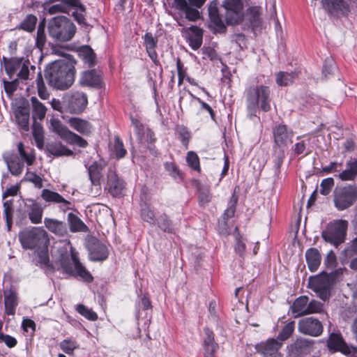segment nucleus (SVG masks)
I'll list each match as a JSON object with an SVG mask.
<instances>
[{"instance_id":"nucleus-1","label":"nucleus","mask_w":357,"mask_h":357,"mask_svg":"<svg viewBox=\"0 0 357 357\" xmlns=\"http://www.w3.org/2000/svg\"><path fill=\"white\" fill-rule=\"evenodd\" d=\"M75 68L70 61H56L45 70V77L50 86L60 90L68 89L74 82Z\"/></svg>"},{"instance_id":"nucleus-2","label":"nucleus","mask_w":357,"mask_h":357,"mask_svg":"<svg viewBox=\"0 0 357 357\" xmlns=\"http://www.w3.org/2000/svg\"><path fill=\"white\" fill-rule=\"evenodd\" d=\"M17 150L20 158L12 152H6L3 154V159L8 170L15 176L22 172L24 162L30 166L33 165L36 159L33 151L29 147L25 148L22 142L17 144Z\"/></svg>"},{"instance_id":"nucleus-3","label":"nucleus","mask_w":357,"mask_h":357,"mask_svg":"<svg viewBox=\"0 0 357 357\" xmlns=\"http://www.w3.org/2000/svg\"><path fill=\"white\" fill-rule=\"evenodd\" d=\"M247 107L250 112H255L259 107L263 111L271 110V90L264 85H254L246 91Z\"/></svg>"},{"instance_id":"nucleus-4","label":"nucleus","mask_w":357,"mask_h":357,"mask_svg":"<svg viewBox=\"0 0 357 357\" xmlns=\"http://www.w3.org/2000/svg\"><path fill=\"white\" fill-rule=\"evenodd\" d=\"M19 239L24 249L33 250L48 247L50 239L47 232L42 227L25 229L19 234Z\"/></svg>"},{"instance_id":"nucleus-5","label":"nucleus","mask_w":357,"mask_h":357,"mask_svg":"<svg viewBox=\"0 0 357 357\" xmlns=\"http://www.w3.org/2000/svg\"><path fill=\"white\" fill-rule=\"evenodd\" d=\"M50 36L61 41H68L74 36L76 28L74 24L64 16L52 19L48 26Z\"/></svg>"},{"instance_id":"nucleus-6","label":"nucleus","mask_w":357,"mask_h":357,"mask_svg":"<svg viewBox=\"0 0 357 357\" xmlns=\"http://www.w3.org/2000/svg\"><path fill=\"white\" fill-rule=\"evenodd\" d=\"M348 222L345 220H336L330 222L322 231L321 236L324 240L338 247L343 243L346 238Z\"/></svg>"},{"instance_id":"nucleus-7","label":"nucleus","mask_w":357,"mask_h":357,"mask_svg":"<svg viewBox=\"0 0 357 357\" xmlns=\"http://www.w3.org/2000/svg\"><path fill=\"white\" fill-rule=\"evenodd\" d=\"M357 201V187L347 185L335 189L334 204L339 211H343L351 206Z\"/></svg>"},{"instance_id":"nucleus-8","label":"nucleus","mask_w":357,"mask_h":357,"mask_svg":"<svg viewBox=\"0 0 357 357\" xmlns=\"http://www.w3.org/2000/svg\"><path fill=\"white\" fill-rule=\"evenodd\" d=\"M344 271L345 268H340L331 275L324 273L311 281V285L321 299L325 301L329 298L334 275L342 274Z\"/></svg>"},{"instance_id":"nucleus-9","label":"nucleus","mask_w":357,"mask_h":357,"mask_svg":"<svg viewBox=\"0 0 357 357\" xmlns=\"http://www.w3.org/2000/svg\"><path fill=\"white\" fill-rule=\"evenodd\" d=\"M222 6L225 9V17L229 24H238L243 20V3L242 0H224Z\"/></svg>"},{"instance_id":"nucleus-10","label":"nucleus","mask_w":357,"mask_h":357,"mask_svg":"<svg viewBox=\"0 0 357 357\" xmlns=\"http://www.w3.org/2000/svg\"><path fill=\"white\" fill-rule=\"evenodd\" d=\"M71 259L74 267L63 261L61 262V267L63 271L69 275L79 277L85 282H91L93 280V276L79 262L77 255L73 252L71 254Z\"/></svg>"},{"instance_id":"nucleus-11","label":"nucleus","mask_w":357,"mask_h":357,"mask_svg":"<svg viewBox=\"0 0 357 357\" xmlns=\"http://www.w3.org/2000/svg\"><path fill=\"white\" fill-rule=\"evenodd\" d=\"M327 346L330 350L340 351L345 355L357 354V347L348 346L340 333H331L329 335Z\"/></svg>"},{"instance_id":"nucleus-12","label":"nucleus","mask_w":357,"mask_h":357,"mask_svg":"<svg viewBox=\"0 0 357 357\" xmlns=\"http://www.w3.org/2000/svg\"><path fill=\"white\" fill-rule=\"evenodd\" d=\"M322 6L335 17L346 16L350 13V6L345 0H322Z\"/></svg>"},{"instance_id":"nucleus-13","label":"nucleus","mask_w":357,"mask_h":357,"mask_svg":"<svg viewBox=\"0 0 357 357\" xmlns=\"http://www.w3.org/2000/svg\"><path fill=\"white\" fill-rule=\"evenodd\" d=\"M298 331L301 333L317 337L322 333L323 326L318 319L313 317H307L299 321Z\"/></svg>"},{"instance_id":"nucleus-14","label":"nucleus","mask_w":357,"mask_h":357,"mask_svg":"<svg viewBox=\"0 0 357 357\" xmlns=\"http://www.w3.org/2000/svg\"><path fill=\"white\" fill-rule=\"evenodd\" d=\"M282 345V342L272 338L257 344L256 349L263 355V357H282V355L279 352Z\"/></svg>"},{"instance_id":"nucleus-15","label":"nucleus","mask_w":357,"mask_h":357,"mask_svg":"<svg viewBox=\"0 0 357 357\" xmlns=\"http://www.w3.org/2000/svg\"><path fill=\"white\" fill-rule=\"evenodd\" d=\"M294 133L284 125H278L273 129L274 142L277 146L284 147L292 143Z\"/></svg>"},{"instance_id":"nucleus-16","label":"nucleus","mask_w":357,"mask_h":357,"mask_svg":"<svg viewBox=\"0 0 357 357\" xmlns=\"http://www.w3.org/2000/svg\"><path fill=\"white\" fill-rule=\"evenodd\" d=\"M89 252L90 260L93 261H104L109 255L107 247L104 243L96 240L89 243Z\"/></svg>"},{"instance_id":"nucleus-17","label":"nucleus","mask_w":357,"mask_h":357,"mask_svg":"<svg viewBox=\"0 0 357 357\" xmlns=\"http://www.w3.org/2000/svg\"><path fill=\"white\" fill-rule=\"evenodd\" d=\"M107 177L108 190L109 193L114 197L121 195L125 189V182L112 170L109 172Z\"/></svg>"},{"instance_id":"nucleus-18","label":"nucleus","mask_w":357,"mask_h":357,"mask_svg":"<svg viewBox=\"0 0 357 357\" xmlns=\"http://www.w3.org/2000/svg\"><path fill=\"white\" fill-rule=\"evenodd\" d=\"M205 337L203 341V347L204 349L205 357H216L215 353L218 351L219 346L215 342L214 333L208 328H204Z\"/></svg>"},{"instance_id":"nucleus-19","label":"nucleus","mask_w":357,"mask_h":357,"mask_svg":"<svg viewBox=\"0 0 357 357\" xmlns=\"http://www.w3.org/2000/svg\"><path fill=\"white\" fill-rule=\"evenodd\" d=\"M79 83L82 86L100 87L102 84L101 73L96 70L84 71L82 73Z\"/></svg>"},{"instance_id":"nucleus-20","label":"nucleus","mask_w":357,"mask_h":357,"mask_svg":"<svg viewBox=\"0 0 357 357\" xmlns=\"http://www.w3.org/2000/svg\"><path fill=\"white\" fill-rule=\"evenodd\" d=\"M25 206L28 209V215L33 224H39L42 221L43 208L41 205L33 199H26Z\"/></svg>"},{"instance_id":"nucleus-21","label":"nucleus","mask_w":357,"mask_h":357,"mask_svg":"<svg viewBox=\"0 0 357 357\" xmlns=\"http://www.w3.org/2000/svg\"><path fill=\"white\" fill-rule=\"evenodd\" d=\"M335 176L342 181H354L357 177V158L346 162V169Z\"/></svg>"},{"instance_id":"nucleus-22","label":"nucleus","mask_w":357,"mask_h":357,"mask_svg":"<svg viewBox=\"0 0 357 357\" xmlns=\"http://www.w3.org/2000/svg\"><path fill=\"white\" fill-rule=\"evenodd\" d=\"M44 225L50 232L56 236H64L68 233L66 224L56 219L45 218Z\"/></svg>"},{"instance_id":"nucleus-23","label":"nucleus","mask_w":357,"mask_h":357,"mask_svg":"<svg viewBox=\"0 0 357 357\" xmlns=\"http://www.w3.org/2000/svg\"><path fill=\"white\" fill-rule=\"evenodd\" d=\"M78 5V0H56V3L50 6L47 12L50 15L64 13H68L73 7Z\"/></svg>"},{"instance_id":"nucleus-24","label":"nucleus","mask_w":357,"mask_h":357,"mask_svg":"<svg viewBox=\"0 0 357 357\" xmlns=\"http://www.w3.org/2000/svg\"><path fill=\"white\" fill-rule=\"evenodd\" d=\"M69 126L77 132L84 135H88L91 132V124L82 119L72 117L68 120Z\"/></svg>"},{"instance_id":"nucleus-25","label":"nucleus","mask_w":357,"mask_h":357,"mask_svg":"<svg viewBox=\"0 0 357 357\" xmlns=\"http://www.w3.org/2000/svg\"><path fill=\"white\" fill-rule=\"evenodd\" d=\"M41 197L47 202H54L56 204H61L66 209L70 208V203L65 199L58 192L52 191L48 189H44L41 193Z\"/></svg>"},{"instance_id":"nucleus-26","label":"nucleus","mask_w":357,"mask_h":357,"mask_svg":"<svg viewBox=\"0 0 357 357\" xmlns=\"http://www.w3.org/2000/svg\"><path fill=\"white\" fill-rule=\"evenodd\" d=\"M17 305L18 301L16 294L11 290L5 291L4 305L6 313L8 315H14Z\"/></svg>"},{"instance_id":"nucleus-27","label":"nucleus","mask_w":357,"mask_h":357,"mask_svg":"<svg viewBox=\"0 0 357 357\" xmlns=\"http://www.w3.org/2000/svg\"><path fill=\"white\" fill-rule=\"evenodd\" d=\"M307 264L310 271H316L321 264V255L316 248H310L305 252Z\"/></svg>"},{"instance_id":"nucleus-28","label":"nucleus","mask_w":357,"mask_h":357,"mask_svg":"<svg viewBox=\"0 0 357 357\" xmlns=\"http://www.w3.org/2000/svg\"><path fill=\"white\" fill-rule=\"evenodd\" d=\"M144 45L149 56L154 62H157L158 55L155 52L158 40L151 33H146L144 36Z\"/></svg>"},{"instance_id":"nucleus-29","label":"nucleus","mask_w":357,"mask_h":357,"mask_svg":"<svg viewBox=\"0 0 357 357\" xmlns=\"http://www.w3.org/2000/svg\"><path fill=\"white\" fill-rule=\"evenodd\" d=\"M308 298L305 296L298 297L291 307V312L295 317L307 314Z\"/></svg>"},{"instance_id":"nucleus-30","label":"nucleus","mask_w":357,"mask_h":357,"mask_svg":"<svg viewBox=\"0 0 357 357\" xmlns=\"http://www.w3.org/2000/svg\"><path fill=\"white\" fill-rule=\"evenodd\" d=\"M3 60L6 72L10 78H12L13 75L20 70L24 61L23 58H11L8 59L6 57H3Z\"/></svg>"},{"instance_id":"nucleus-31","label":"nucleus","mask_w":357,"mask_h":357,"mask_svg":"<svg viewBox=\"0 0 357 357\" xmlns=\"http://www.w3.org/2000/svg\"><path fill=\"white\" fill-rule=\"evenodd\" d=\"M17 123L24 130L29 129V109L27 107H18L15 110Z\"/></svg>"},{"instance_id":"nucleus-32","label":"nucleus","mask_w":357,"mask_h":357,"mask_svg":"<svg viewBox=\"0 0 357 357\" xmlns=\"http://www.w3.org/2000/svg\"><path fill=\"white\" fill-rule=\"evenodd\" d=\"M262 8L259 6H251L246 12L245 17L252 27H257L261 24V15Z\"/></svg>"},{"instance_id":"nucleus-33","label":"nucleus","mask_w":357,"mask_h":357,"mask_svg":"<svg viewBox=\"0 0 357 357\" xmlns=\"http://www.w3.org/2000/svg\"><path fill=\"white\" fill-rule=\"evenodd\" d=\"M50 129L65 141L72 132V131L56 119H52L50 120Z\"/></svg>"},{"instance_id":"nucleus-34","label":"nucleus","mask_w":357,"mask_h":357,"mask_svg":"<svg viewBox=\"0 0 357 357\" xmlns=\"http://www.w3.org/2000/svg\"><path fill=\"white\" fill-rule=\"evenodd\" d=\"M31 102L32 106L33 119L34 121L36 119L43 120L46 114V107L40 102L36 97H31Z\"/></svg>"},{"instance_id":"nucleus-35","label":"nucleus","mask_w":357,"mask_h":357,"mask_svg":"<svg viewBox=\"0 0 357 357\" xmlns=\"http://www.w3.org/2000/svg\"><path fill=\"white\" fill-rule=\"evenodd\" d=\"M48 152L55 156L66 155L69 156L73 154V152L63 146L61 143H52L47 145Z\"/></svg>"},{"instance_id":"nucleus-36","label":"nucleus","mask_w":357,"mask_h":357,"mask_svg":"<svg viewBox=\"0 0 357 357\" xmlns=\"http://www.w3.org/2000/svg\"><path fill=\"white\" fill-rule=\"evenodd\" d=\"M190 29L191 31L189 36L190 45L193 50H197L202 43V31L195 26H192Z\"/></svg>"},{"instance_id":"nucleus-37","label":"nucleus","mask_w":357,"mask_h":357,"mask_svg":"<svg viewBox=\"0 0 357 357\" xmlns=\"http://www.w3.org/2000/svg\"><path fill=\"white\" fill-rule=\"evenodd\" d=\"M70 229L72 232L86 231L87 227L85 224L75 214L70 213L68 215Z\"/></svg>"},{"instance_id":"nucleus-38","label":"nucleus","mask_w":357,"mask_h":357,"mask_svg":"<svg viewBox=\"0 0 357 357\" xmlns=\"http://www.w3.org/2000/svg\"><path fill=\"white\" fill-rule=\"evenodd\" d=\"M297 78L295 73L279 72L276 74L275 81L279 86H287Z\"/></svg>"},{"instance_id":"nucleus-39","label":"nucleus","mask_w":357,"mask_h":357,"mask_svg":"<svg viewBox=\"0 0 357 357\" xmlns=\"http://www.w3.org/2000/svg\"><path fill=\"white\" fill-rule=\"evenodd\" d=\"M33 137L39 149H42L44 145V137L43 127L40 123H34L33 125Z\"/></svg>"},{"instance_id":"nucleus-40","label":"nucleus","mask_w":357,"mask_h":357,"mask_svg":"<svg viewBox=\"0 0 357 357\" xmlns=\"http://www.w3.org/2000/svg\"><path fill=\"white\" fill-rule=\"evenodd\" d=\"M206 0H175L177 9H186V6L201 8Z\"/></svg>"},{"instance_id":"nucleus-41","label":"nucleus","mask_w":357,"mask_h":357,"mask_svg":"<svg viewBox=\"0 0 357 357\" xmlns=\"http://www.w3.org/2000/svg\"><path fill=\"white\" fill-rule=\"evenodd\" d=\"M158 226L165 232L173 233L174 228L172 221L169 219L166 214H162L157 220Z\"/></svg>"},{"instance_id":"nucleus-42","label":"nucleus","mask_w":357,"mask_h":357,"mask_svg":"<svg viewBox=\"0 0 357 357\" xmlns=\"http://www.w3.org/2000/svg\"><path fill=\"white\" fill-rule=\"evenodd\" d=\"M36 82L39 97L43 100H47L50 96V93L45 87L41 72L38 73Z\"/></svg>"},{"instance_id":"nucleus-43","label":"nucleus","mask_w":357,"mask_h":357,"mask_svg":"<svg viewBox=\"0 0 357 357\" xmlns=\"http://www.w3.org/2000/svg\"><path fill=\"white\" fill-rule=\"evenodd\" d=\"M238 202V196L234 193L229 200V206L227 208L223 214V219L227 220L228 219L232 218L234 215L236 211V205Z\"/></svg>"},{"instance_id":"nucleus-44","label":"nucleus","mask_w":357,"mask_h":357,"mask_svg":"<svg viewBox=\"0 0 357 357\" xmlns=\"http://www.w3.org/2000/svg\"><path fill=\"white\" fill-rule=\"evenodd\" d=\"M100 167L96 162L93 163L88 169L89 178L93 185H96L100 176Z\"/></svg>"},{"instance_id":"nucleus-45","label":"nucleus","mask_w":357,"mask_h":357,"mask_svg":"<svg viewBox=\"0 0 357 357\" xmlns=\"http://www.w3.org/2000/svg\"><path fill=\"white\" fill-rule=\"evenodd\" d=\"M76 310L90 321H96L98 319V314L91 309L88 308L82 304L77 305L76 306Z\"/></svg>"},{"instance_id":"nucleus-46","label":"nucleus","mask_w":357,"mask_h":357,"mask_svg":"<svg viewBox=\"0 0 357 357\" xmlns=\"http://www.w3.org/2000/svg\"><path fill=\"white\" fill-rule=\"evenodd\" d=\"M45 42L46 36L45 33V24L40 23L37 29L36 45L38 49L41 50L45 44Z\"/></svg>"},{"instance_id":"nucleus-47","label":"nucleus","mask_w":357,"mask_h":357,"mask_svg":"<svg viewBox=\"0 0 357 357\" xmlns=\"http://www.w3.org/2000/svg\"><path fill=\"white\" fill-rule=\"evenodd\" d=\"M60 348L67 354H73L75 349L79 347V344L76 341L66 339L59 344Z\"/></svg>"},{"instance_id":"nucleus-48","label":"nucleus","mask_w":357,"mask_h":357,"mask_svg":"<svg viewBox=\"0 0 357 357\" xmlns=\"http://www.w3.org/2000/svg\"><path fill=\"white\" fill-rule=\"evenodd\" d=\"M37 23V18L33 15H29L20 24V28L26 31H32Z\"/></svg>"},{"instance_id":"nucleus-49","label":"nucleus","mask_w":357,"mask_h":357,"mask_svg":"<svg viewBox=\"0 0 357 357\" xmlns=\"http://www.w3.org/2000/svg\"><path fill=\"white\" fill-rule=\"evenodd\" d=\"M73 8L75 9V11L73 13V16L74 17L75 20L79 24H84L85 23V18H84V13L85 12L84 6L78 0V5L73 6Z\"/></svg>"},{"instance_id":"nucleus-50","label":"nucleus","mask_w":357,"mask_h":357,"mask_svg":"<svg viewBox=\"0 0 357 357\" xmlns=\"http://www.w3.org/2000/svg\"><path fill=\"white\" fill-rule=\"evenodd\" d=\"M3 208L8 229L10 230L12 225L13 202L11 200L5 202Z\"/></svg>"},{"instance_id":"nucleus-51","label":"nucleus","mask_w":357,"mask_h":357,"mask_svg":"<svg viewBox=\"0 0 357 357\" xmlns=\"http://www.w3.org/2000/svg\"><path fill=\"white\" fill-rule=\"evenodd\" d=\"M1 324H0V343H3L8 348H13L17 344V340L15 337L4 334L1 331Z\"/></svg>"},{"instance_id":"nucleus-52","label":"nucleus","mask_w":357,"mask_h":357,"mask_svg":"<svg viewBox=\"0 0 357 357\" xmlns=\"http://www.w3.org/2000/svg\"><path fill=\"white\" fill-rule=\"evenodd\" d=\"M66 142L70 144H76L82 148H84L88 145L87 142L84 138L73 132Z\"/></svg>"},{"instance_id":"nucleus-53","label":"nucleus","mask_w":357,"mask_h":357,"mask_svg":"<svg viewBox=\"0 0 357 357\" xmlns=\"http://www.w3.org/2000/svg\"><path fill=\"white\" fill-rule=\"evenodd\" d=\"M334 186L333 178H326L322 180L320 184V193L323 195H328Z\"/></svg>"},{"instance_id":"nucleus-54","label":"nucleus","mask_w":357,"mask_h":357,"mask_svg":"<svg viewBox=\"0 0 357 357\" xmlns=\"http://www.w3.org/2000/svg\"><path fill=\"white\" fill-rule=\"evenodd\" d=\"M141 216L143 220L150 225H154L156 223L154 212L148 206L142 209Z\"/></svg>"},{"instance_id":"nucleus-55","label":"nucleus","mask_w":357,"mask_h":357,"mask_svg":"<svg viewBox=\"0 0 357 357\" xmlns=\"http://www.w3.org/2000/svg\"><path fill=\"white\" fill-rule=\"evenodd\" d=\"M81 52L83 54V59L86 63L89 66L94 65L95 62V54L93 53L91 48L89 47H84Z\"/></svg>"},{"instance_id":"nucleus-56","label":"nucleus","mask_w":357,"mask_h":357,"mask_svg":"<svg viewBox=\"0 0 357 357\" xmlns=\"http://www.w3.org/2000/svg\"><path fill=\"white\" fill-rule=\"evenodd\" d=\"M198 8L186 6V9H178L183 11L185 14V18L190 21H196L200 17V14Z\"/></svg>"},{"instance_id":"nucleus-57","label":"nucleus","mask_w":357,"mask_h":357,"mask_svg":"<svg viewBox=\"0 0 357 357\" xmlns=\"http://www.w3.org/2000/svg\"><path fill=\"white\" fill-rule=\"evenodd\" d=\"M188 165L195 170H199V160L197 155L193 151H189L186 158Z\"/></svg>"},{"instance_id":"nucleus-58","label":"nucleus","mask_w":357,"mask_h":357,"mask_svg":"<svg viewBox=\"0 0 357 357\" xmlns=\"http://www.w3.org/2000/svg\"><path fill=\"white\" fill-rule=\"evenodd\" d=\"M114 152L118 158L124 157L127 153L126 150L123 147V142L118 137L114 139Z\"/></svg>"},{"instance_id":"nucleus-59","label":"nucleus","mask_w":357,"mask_h":357,"mask_svg":"<svg viewBox=\"0 0 357 357\" xmlns=\"http://www.w3.org/2000/svg\"><path fill=\"white\" fill-rule=\"evenodd\" d=\"M247 240L242 236L236 235V244L234 247L235 252L238 254L241 257L244 256V253L245 251V243Z\"/></svg>"},{"instance_id":"nucleus-60","label":"nucleus","mask_w":357,"mask_h":357,"mask_svg":"<svg viewBox=\"0 0 357 357\" xmlns=\"http://www.w3.org/2000/svg\"><path fill=\"white\" fill-rule=\"evenodd\" d=\"M132 125L135 128L136 135L139 141H142L144 135V126L137 119L131 116L130 117Z\"/></svg>"},{"instance_id":"nucleus-61","label":"nucleus","mask_w":357,"mask_h":357,"mask_svg":"<svg viewBox=\"0 0 357 357\" xmlns=\"http://www.w3.org/2000/svg\"><path fill=\"white\" fill-rule=\"evenodd\" d=\"M294 321H291L286 324L281 333L279 334L278 339L282 341L288 339L294 331Z\"/></svg>"},{"instance_id":"nucleus-62","label":"nucleus","mask_w":357,"mask_h":357,"mask_svg":"<svg viewBox=\"0 0 357 357\" xmlns=\"http://www.w3.org/2000/svg\"><path fill=\"white\" fill-rule=\"evenodd\" d=\"M25 179L33 183L37 188H41L43 187V180L41 177L34 172H28L26 174Z\"/></svg>"},{"instance_id":"nucleus-63","label":"nucleus","mask_w":357,"mask_h":357,"mask_svg":"<svg viewBox=\"0 0 357 357\" xmlns=\"http://www.w3.org/2000/svg\"><path fill=\"white\" fill-rule=\"evenodd\" d=\"M210 20L216 31H225V25L220 15L211 17Z\"/></svg>"},{"instance_id":"nucleus-64","label":"nucleus","mask_w":357,"mask_h":357,"mask_svg":"<svg viewBox=\"0 0 357 357\" xmlns=\"http://www.w3.org/2000/svg\"><path fill=\"white\" fill-rule=\"evenodd\" d=\"M323 310L322 304L317 301H312L307 303V314L313 313H319Z\"/></svg>"}]
</instances>
